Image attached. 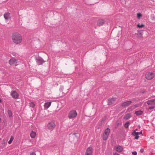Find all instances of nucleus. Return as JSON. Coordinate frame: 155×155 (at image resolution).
<instances>
[{
  "instance_id": "6e6552de",
  "label": "nucleus",
  "mask_w": 155,
  "mask_h": 155,
  "mask_svg": "<svg viewBox=\"0 0 155 155\" xmlns=\"http://www.w3.org/2000/svg\"><path fill=\"white\" fill-rule=\"evenodd\" d=\"M47 127L49 129H52L55 127V125L54 122H51L48 124Z\"/></svg>"
},
{
  "instance_id": "a211bd4d",
  "label": "nucleus",
  "mask_w": 155,
  "mask_h": 155,
  "mask_svg": "<svg viewBox=\"0 0 155 155\" xmlns=\"http://www.w3.org/2000/svg\"><path fill=\"white\" fill-rule=\"evenodd\" d=\"M131 116L130 114H127L124 116V118L125 120H127L129 119L131 117Z\"/></svg>"
},
{
  "instance_id": "412c9836",
  "label": "nucleus",
  "mask_w": 155,
  "mask_h": 155,
  "mask_svg": "<svg viewBox=\"0 0 155 155\" xmlns=\"http://www.w3.org/2000/svg\"><path fill=\"white\" fill-rule=\"evenodd\" d=\"M7 113L9 117H10L12 116V111L10 110H8L7 111Z\"/></svg>"
},
{
  "instance_id": "6ab92c4d",
  "label": "nucleus",
  "mask_w": 155,
  "mask_h": 155,
  "mask_svg": "<svg viewBox=\"0 0 155 155\" xmlns=\"http://www.w3.org/2000/svg\"><path fill=\"white\" fill-rule=\"evenodd\" d=\"M143 113V112L141 110H139L136 111L135 113V114H136L137 116H139L141 115Z\"/></svg>"
},
{
  "instance_id": "f704fd0d",
  "label": "nucleus",
  "mask_w": 155,
  "mask_h": 155,
  "mask_svg": "<svg viewBox=\"0 0 155 155\" xmlns=\"http://www.w3.org/2000/svg\"><path fill=\"white\" fill-rule=\"evenodd\" d=\"M114 155H119L118 153H114Z\"/></svg>"
},
{
  "instance_id": "2eb2a0df",
  "label": "nucleus",
  "mask_w": 155,
  "mask_h": 155,
  "mask_svg": "<svg viewBox=\"0 0 155 155\" xmlns=\"http://www.w3.org/2000/svg\"><path fill=\"white\" fill-rule=\"evenodd\" d=\"M132 135L135 136V139H138L139 138V136L137 134V132H135V131H134L132 133Z\"/></svg>"
},
{
  "instance_id": "dca6fc26",
  "label": "nucleus",
  "mask_w": 155,
  "mask_h": 155,
  "mask_svg": "<svg viewBox=\"0 0 155 155\" xmlns=\"http://www.w3.org/2000/svg\"><path fill=\"white\" fill-rule=\"evenodd\" d=\"M51 104V102H48L45 103L44 105L45 108L47 109H48L50 106Z\"/></svg>"
},
{
  "instance_id": "9d476101",
  "label": "nucleus",
  "mask_w": 155,
  "mask_h": 155,
  "mask_svg": "<svg viewBox=\"0 0 155 155\" xmlns=\"http://www.w3.org/2000/svg\"><path fill=\"white\" fill-rule=\"evenodd\" d=\"M4 16L6 20H8L11 18L10 14L8 12L5 13L4 14Z\"/></svg>"
},
{
  "instance_id": "f3484780",
  "label": "nucleus",
  "mask_w": 155,
  "mask_h": 155,
  "mask_svg": "<svg viewBox=\"0 0 155 155\" xmlns=\"http://www.w3.org/2000/svg\"><path fill=\"white\" fill-rule=\"evenodd\" d=\"M110 130L109 128H107V129H106L104 131V134L106 135H107L108 136L110 134Z\"/></svg>"
},
{
  "instance_id": "c756f323",
  "label": "nucleus",
  "mask_w": 155,
  "mask_h": 155,
  "mask_svg": "<svg viewBox=\"0 0 155 155\" xmlns=\"http://www.w3.org/2000/svg\"><path fill=\"white\" fill-rule=\"evenodd\" d=\"M132 154L133 155H137V152L136 151H134L132 152Z\"/></svg>"
},
{
  "instance_id": "bb28decb",
  "label": "nucleus",
  "mask_w": 155,
  "mask_h": 155,
  "mask_svg": "<svg viewBox=\"0 0 155 155\" xmlns=\"http://www.w3.org/2000/svg\"><path fill=\"white\" fill-rule=\"evenodd\" d=\"M142 16L141 14L140 13H138L137 14V17L138 19H140V18Z\"/></svg>"
},
{
  "instance_id": "423d86ee",
  "label": "nucleus",
  "mask_w": 155,
  "mask_h": 155,
  "mask_svg": "<svg viewBox=\"0 0 155 155\" xmlns=\"http://www.w3.org/2000/svg\"><path fill=\"white\" fill-rule=\"evenodd\" d=\"M11 95L12 97L15 99H17L18 97V94L15 91H12L11 92Z\"/></svg>"
},
{
  "instance_id": "4c0bfd02",
  "label": "nucleus",
  "mask_w": 155,
  "mask_h": 155,
  "mask_svg": "<svg viewBox=\"0 0 155 155\" xmlns=\"http://www.w3.org/2000/svg\"><path fill=\"white\" fill-rule=\"evenodd\" d=\"M2 101L1 100V99L0 98V103H2Z\"/></svg>"
},
{
  "instance_id": "0eeeda50",
  "label": "nucleus",
  "mask_w": 155,
  "mask_h": 155,
  "mask_svg": "<svg viewBox=\"0 0 155 155\" xmlns=\"http://www.w3.org/2000/svg\"><path fill=\"white\" fill-rule=\"evenodd\" d=\"M116 99L115 98H109L108 99V104L110 105L114 103L116 100Z\"/></svg>"
},
{
  "instance_id": "1a4fd4ad",
  "label": "nucleus",
  "mask_w": 155,
  "mask_h": 155,
  "mask_svg": "<svg viewBox=\"0 0 155 155\" xmlns=\"http://www.w3.org/2000/svg\"><path fill=\"white\" fill-rule=\"evenodd\" d=\"M17 60L14 58L10 59L9 61V64L11 65H14L17 63Z\"/></svg>"
},
{
  "instance_id": "39448f33",
  "label": "nucleus",
  "mask_w": 155,
  "mask_h": 155,
  "mask_svg": "<svg viewBox=\"0 0 155 155\" xmlns=\"http://www.w3.org/2000/svg\"><path fill=\"white\" fill-rule=\"evenodd\" d=\"M132 103V101H128L122 103L121 104V106L122 107H126L128 106Z\"/></svg>"
},
{
  "instance_id": "c9c22d12",
  "label": "nucleus",
  "mask_w": 155,
  "mask_h": 155,
  "mask_svg": "<svg viewBox=\"0 0 155 155\" xmlns=\"http://www.w3.org/2000/svg\"><path fill=\"white\" fill-rule=\"evenodd\" d=\"M85 155H92V154H89L85 153Z\"/></svg>"
},
{
  "instance_id": "72a5a7b5",
  "label": "nucleus",
  "mask_w": 155,
  "mask_h": 155,
  "mask_svg": "<svg viewBox=\"0 0 155 155\" xmlns=\"http://www.w3.org/2000/svg\"><path fill=\"white\" fill-rule=\"evenodd\" d=\"M144 151V149H141L140 150V152L141 153H143Z\"/></svg>"
},
{
  "instance_id": "20e7f679",
  "label": "nucleus",
  "mask_w": 155,
  "mask_h": 155,
  "mask_svg": "<svg viewBox=\"0 0 155 155\" xmlns=\"http://www.w3.org/2000/svg\"><path fill=\"white\" fill-rule=\"evenodd\" d=\"M36 60L37 62L38 65L42 64L45 62L43 59L40 57H36Z\"/></svg>"
},
{
  "instance_id": "4468645a",
  "label": "nucleus",
  "mask_w": 155,
  "mask_h": 155,
  "mask_svg": "<svg viewBox=\"0 0 155 155\" xmlns=\"http://www.w3.org/2000/svg\"><path fill=\"white\" fill-rule=\"evenodd\" d=\"M116 151L119 152H120L123 150V148L120 146H118L116 148Z\"/></svg>"
},
{
  "instance_id": "e433bc0d",
  "label": "nucleus",
  "mask_w": 155,
  "mask_h": 155,
  "mask_svg": "<svg viewBox=\"0 0 155 155\" xmlns=\"http://www.w3.org/2000/svg\"><path fill=\"white\" fill-rule=\"evenodd\" d=\"M105 120V119H103L102 121H104Z\"/></svg>"
},
{
  "instance_id": "b1692460",
  "label": "nucleus",
  "mask_w": 155,
  "mask_h": 155,
  "mask_svg": "<svg viewBox=\"0 0 155 155\" xmlns=\"http://www.w3.org/2000/svg\"><path fill=\"white\" fill-rule=\"evenodd\" d=\"M130 124V122H127L124 124V127L126 128H128V126Z\"/></svg>"
},
{
  "instance_id": "58836bf2",
  "label": "nucleus",
  "mask_w": 155,
  "mask_h": 155,
  "mask_svg": "<svg viewBox=\"0 0 155 155\" xmlns=\"http://www.w3.org/2000/svg\"><path fill=\"white\" fill-rule=\"evenodd\" d=\"M137 130V129L134 131H135V132H136V131Z\"/></svg>"
},
{
  "instance_id": "a878e982",
  "label": "nucleus",
  "mask_w": 155,
  "mask_h": 155,
  "mask_svg": "<svg viewBox=\"0 0 155 155\" xmlns=\"http://www.w3.org/2000/svg\"><path fill=\"white\" fill-rule=\"evenodd\" d=\"M137 27L139 28H141L142 27H143L145 26V25L143 24H142L141 25H140L139 24H138L137 25Z\"/></svg>"
},
{
  "instance_id": "ea45409f",
  "label": "nucleus",
  "mask_w": 155,
  "mask_h": 155,
  "mask_svg": "<svg viewBox=\"0 0 155 155\" xmlns=\"http://www.w3.org/2000/svg\"><path fill=\"white\" fill-rule=\"evenodd\" d=\"M135 107H137V106H136V105H135Z\"/></svg>"
},
{
  "instance_id": "ddd939ff",
  "label": "nucleus",
  "mask_w": 155,
  "mask_h": 155,
  "mask_svg": "<svg viewBox=\"0 0 155 155\" xmlns=\"http://www.w3.org/2000/svg\"><path fill=\"white\" fill-rule=\"evenodd\" d=\"M138 38H143V32L141 31H139L138 33L136 34Z\"/></svg>"
},
{
  "instance_id": "473e14b6",
  "label": "nucleus",
  "mask_w": 155,
  "mask_h": 155,
  "mask_svg": "<svg viewBox=\"0 0 155 155\" xmlns=\"http://www.w3.org/2000/svg\"><path fill=\"white\" fill-rule=\"evenodd\" d=\"M30 155H36L35 153V152H32L31 153Z\"/></svg>"
},
{
  "instance_id": "f8f14e48",
  "label": "nucleus",
  "mask_w": 155,
  "mask_h": 155,
  "mask_svg": "<svg viewBox=\"0 0 155 155\" xmlns=\"http://www.w3.org/2000/svg\"><path fill=\"white\" fill-rule=\"evenodd\" d=\"M86 153L89 154H92V148L91 147H88Z\"/></svg>"
},
{
  "instance_id": "393cba45",
  "label": "nucleus",
  "mask_w": 155,
  "mask_h": 155,
  "mask_svg": "<svg viewBox=\"0 0 155 155\" xmlns=\"http://www.w3.org/2000/svg\"><path fill=\"white\" fill-rule=\"evenodd\" d=\"M29 106L30 107H33L35 106V104L34 103L31 102L29 103Z\"/></svg>"
},
{
  "instance_id": "9b49d317",
  "label": "nucleus",
  "mask_w": 155,
  "mask_h": 155,
  "mask_svg": "<svg viewBox=\"0 0 155 155\" xmlns=\"http://www.w3.org/2000/svg\"><path fill=\"white\" fill-rule=\"evenodd\" d=\"M105 23V21L101 19L99 20L97 22V25L98 26H101L103 25Z\"/></svg>"
},
{
  "instance_id": "7ed1b4c3",
  "label": "nucleus",
  "mask_w": 155,
  "mask_h": 155,
  "mask_svg": "<svg viewBox=\"0 0 155 155\" xmlns=\"http://www.w3.org/2000/svg\"><path fill=\"white\" fill-rule=\"evenodd\" d=\"M77 114L76 111L73 110L71 111L69 113L68 117L70 118L75 117Z\"/></svg>"
},
{
  "instance_id": "2f4dec72",
  "label": "nucleus",
  "mask_w": 155,
  "mask_h": 155,
  "mask_svg": "<svg viewBox=\"0 0 155 155\" xmlns=\"http://www.w3.org/2000/svg\"><path fill=\"white\" fill-rule=\"evenodd\" d=\"M153 103V104H155V99L152 100Z\"/></svg>"
},
{
  "instance_id": "4be33fe9",
  "label": "nucleus",
  "mask_w": 155,
  "mask_h": 155,
  "mask_svg": "<svg viewBox=\"0 0 155 155\" xmlns=\"http://www.w3.org/2000/svg\"><path fill=\"white\" fill-rule=\"evenodd\" d=\"M108 136L107 135L104 134L103 135V140H106L107 139Z\"/></svg>"
},
{
  "instance_id": "c85d7f7f",
  "label": "nucleus",
  "mask_w": 155,
  "mask_h": 155,
  "mask_svg": "<svg viewBox=\"0 0 155 155\" xmlns=\"http://www.w3.org/2000/svg\"><path fill=\"white\" fill-rule=\"evenodd\" d=\"M154 106H151V107H149V109L151 110L152 109H154Z\"/></svg>"
},
{
  "instance_id": "cd10ccee",
  "label": "nucleus",
  "mask_w": 155,
  "mask_h": 155,
  "mask_svg": "<svg viewBox=\"0 0 155 155\" xmlns=\"http://www.w3.org/2000/svg\"><path fill=\"white\" fill-rule=\"evenodd\" d=\"M13 138L12 137H11L10 140L8 142V143L9 144H10L12 143V141H13Z\"/></svg>"
},
{
  "instance_id": "7c9ffc66",
  "label": "nucleus",
  "mask_w": 155,
  "mask_h": 155,
  "mask_svg": "<svg viewBox=\"0 0 155 155\" xmlns=\"http://www.w3.org/2000/svg\"><path fill=\"white\" fill-rule=\"evenodd\" d=\"M137 134H138V135L139 134H142V135H143V134H142V131H141L140 132H137Z\"/></svg>"
},
{
  "instance_id": "5701e85b",
  "label": "nucleus",
  "mask_w": 155,
  "mask_h": 155,
  "mask_svg": "<svg viewBox=\"0 0 155 155\" xmlns=\"http://www.w3.org/2000/svg\"><path fill=\"white\" fill-rule=\"evenodd\" d=\"M147 103L149 105L153 104V103L152 100H148L147 101Z\"/></svg>"
},
{
  "instance_id": "f03ea898",
  "label": "nucleus",
  "mask_w": 155,
  "mask_h": 155,
  "mask_svg": "<svg viewBox=\"0 0 155 155\" xmlns=\"http://www.w3.org/2000/svg\"><path fill=\"white\" fill-rule=\"evenodd\" d=\"M154 74L153 73L149 72L145 75L146 78L147 80H151L154 77Z\"/></svg>"
},
{
  "instance_id": "f257e3e1",
  "label": "nucleus",
  "mask_w": 155,
  "mask_h": 155,
  "mask_svg": "<svg viewBox=\"0 0 155 155\" xmlns=\"http://www.w3.org/2000/svg\"><path fill=\"white\" fill-rule=\"evenodd\" d=\"M12 38L13 42L16 44H19L22 41L21 37V35L18 33L13 34Z\"/></svg>"
},
{
  "instance_id": "aec40b11",
  "label": "nucleus",
  "mask_w": 155,
  "mask_h": 155,
  "mask_svg": "<svg viewBox=\"0 0 155 155\" xmlns=\"http://www.w3.org/2000/svg\"><path fill=\"white\" fill-rule=\"evenodd\" d=\"M36 135V133L35 132H34V131H31L30 134V136L32 138H34L35 137Z\"/></svg>"
}]
</instances>
